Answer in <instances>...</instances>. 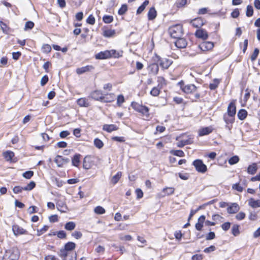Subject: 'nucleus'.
I'll return each mask as SVG.
<instances>
[{"instance_id":"obj_1","label":"nucleus","mask_w":260,"mask_h":260,"mask_svg":"<svg viewBox=\"0 0 260 260\" xmlns=\"http://www.w3.org/2000/svg\"><path fill=\"white\" fill-rule=\"evenodd\" d=\"M19 257V250L16 247H12L6 250L3 260H18Z\"/></svg>"},{"instance_id":"obj_2","label":"nucleus","mask_w":260,"mask_h":260,"mask_svg":"<svg viewBox=\"0 0 260 260\" xmlns=\"http://www.w3.org/2000/svg\"><path fill=\"white\" fill-rule=\"evenodd\" d=\"M236 112V106L234 103L231 102L228 107V114H224L223 118L226 123L233 122V117L235 116Z\"/></svg>"},{"instance_id":"obj_3","label":"nucleus","mask_w":260,"mask_h":260,"mask_svg":"<svg viewBox=\"0 0 260 260\" xmlns=\"http://www.w3.org/2000/svg\"><path fill=\"white\" fill-rule=\"evenodd\" d=\"M169 32L172 38H180L183 35L182 27L179 24L173 25L169 28Z\"/></svg>"},{"instance_id":"obj_4","label":"nucleus","mask_w":260,"mask_h":260,"mask_svg":"<svg viewBox=\"0 0 260 260\" xmlns=\"http://www.w3.org/2000/svg\"><path fill=\"white\" fill-rule=\"evenodd\" d=\"M133 108L136 111L141 113L143 115L146 117H149V108L145 106H143L137 103H133L132 104Z\"/></svg>"},{"instance_id":"obj_5","label":"nucleus","mask_w":260,"mask_h":260,"mask_svg":"<svg viewBox=\"0 0 260 260\" xmlns=\"http://www.w3.org/2000/svg\"><path fill=\"white\" fill-rule=\"evenodd\" d=\"M182 90L185 93H191L194 92L197 90V87L193 84L184 85L183 82L181 81L178 83Z\"/></svg>"},{"instance_id":"obj_6","label":"nucleus","mask_w":260,"mask_h":260,"mask_svg":"<svg viewBox=\"0 0 260 260\" xmlns=\"http://www.w3.org/2000/svg\"><path fill=\"white\" fill-rule=\"evenodd\" d=\"M193 165L195 167L196 170L200 173H204L207 170V166L201 159L195 160L193 162Z\"/></svg>"},{"instance_id":"obj_7","label":"nucleus","mask_w":260,"mask_h":260,"mask_svg":"<svg viewBox=\"0 0 260 260\" xmlns=\"http://www.w3.org/2000/svg\"><path fill=\"white\" fill-rule=\"evenodd\" d=\"M157 62L160 66L164 69H167L172 63V61L167 58H161L158 56H156Z\"/></svg>"},{"instance_id":"obj_8","label":"nucleus","mask_w":260,"mask_h":260,"mask_svg":"<svg viewBox=\"0 0 260 260\" xmlns=\"http://www.w3.org/2000/svg\"><path fill=\"white\" fill-rule=\"evenodd\" d=\"M12 231L14 235L16 236L20 235L27 234V231L18 224H14L12 226Z\"/></svg>"},{"instance_id":"obj_9","label":"nucleus","mask_w":260,"mask_h":260,"mask_svg":"<svg viewBox=\"0 0 260 260\" xmlns=\"http://www.w3.org/2000/svg\"><path fill=\"white\" fill-rule=\"evenodd\" d=\"M240 209L239 205L236 203H230L227 208V212L229 214H235L238 212Z\"/></svg>"},{"instance_id":"obj_10","label":"nucleus","mask_w":260,"mask_h":260,"mask_svg":"<svg viewBox=\"0 0 260 260\" xmlns=\"http://www.w3.org/2000/svg\"><path fill=\"white\" fill-rule=\"evenodd\" d=\"M54 161L58 167H61L64 165L68 163L70 161V159L68 158H64L61 156L57 155L55 158Z\"/></svg>"},{"instance_id":"obj_11","label":"nucleus","mask_w":260,"mask_h":260,"mask_svg":"<svg viewBox=\"0 0 260 260\" xmlns=\"http://www.w3.org/2000/svg\"><path fill=\"white\" fill-rule=\"evenodd\" d=\"M214 44L212 42H204L199 45V48L203 51H209L212 49Z\"/></svg>"},{"instance_id":"obj_12","label":"nucleus","mask_w":260,"mask_h":260,"mask_svg":"<svg viewBox=\"0 0 260 260\" xmlns=\"http://www.w3.org/2000/svg\"><path fill=\"white\" fill-rule=\"evenodd\" d=\"M158 63L157 62V63H151L148 66L147 69L149 74L156 75L158 73L159 71Z\"/></svg>"},{"instance_id":"obj_13","label":"nucleus","mask_w":260,"mask_h":260,"mask_svg":"<svg viewBox=\"0 0 260 260\" xmlns=\"http://www.w3.org/2000/svg\"><path fill=\"white\" fill-rule=\"evenodd\" d=\"M104 94L101 90H95L90 94V97L96 100L102 102Z\"/></svg>"},{"instance_id":"obj_14","label":"nucleus","mask_w":260,"mask_h":260,"mask_svg":"<svg viewBox=\"0 0 260 260\" xmlns=\"http://www.w3.org/2000/svg\"><path fill=\"white\" fill-rule=\"evenodd\" d=\"M110 58V52L109 50L101 51L95 55V58L97 59H104Z\"/></svg>"},{"instance_id":"obj_15","label":"nucleus","mask_w":260,"mask_h":260,"mask_svg":"<svg viewBox=\"0 0 260 260\" xmlns=\"http://www.w3.org/2000/svg\"><path fill=\"white\" fill-rule=\"evenodd\" d=\"M195 35L197 38L203 40H206L208 37L207 31L203 29H198L196 32Z\"/></svg>"},{"instance_id":"obj_16","label":"nucleus","mask_w":260,"mask_h":260,"mask_svg":"<svg viewBox=\"0 0 260 260\" xmlns=\"http://www.w3.org/2000/svg\"><path fill=\"white\" fill-rule=\"evenodd\" d=\"M205 220V216L204 215H202L198 218V222H197L195 225V228L197 230L199 231H202Z\"/></svg>"},{"instance_id":"obj_17","label":"nucleus","mask_w":260,"mask_h":260,"mask_svg":"<svg viewBox=\"0 0 260 260\" xmlns=\"http://www.w3.org/2000/svg\"><path fill=\"white\" fill-rule=\"evenodd\" d=\"M175 45L177 48H184L187 45L186 40L181 37L177 38V40L175 42Z\"/></svg>"},{"instance_id":"obj_18","label":"nucleus","mask_w":260,"mask_h":260,"mask_svg":"<svg viewBox=\"0 0 260 260\" xmlns=\"http://www.w3.org/2000/svg\"><path fill=\"white\" fill-rule=\"evenodd\" d=\"M190 24L196 28L200 27L204 24V21L201 18H197L190 21Z\"/></svg>"},{"instance_id":"obj_19","label":"nucleus","mask_w":260,"mask_h":260,"mask_svg":"<svg viewBox=\"0 0 260 260\" xmlns=\"http://www.w3.org/2000/svg\"><path fill=\"white\" fill-rule=\"evenodd\" d=\"M248 204L252 208L260 207V200H255L253 198H250L248 201Z\"/></svg>"},{"instance_id":"obj_20","label":"nucleus","mask_w":260,"mask_h":260,"mask_svg":"<svg viewBox=\"0 0 260 260\" xmlns=\"http://www.w3.org/2000/svg\"><path fill=\"white\" fill-rule=\"evenodd\" d=\"M102 102L105 103H110L114 101L115 95L113 93H108L104 94Z\"/></svg>"},{"instance_id":"obj_21","label":"nucleus","mask_w":260,"mask_h":260,"mask_svg":"<svg viewBox=\"0 0 260 260\" xmlns=\"http://www.w3.org/2000/svg\"><path fill=\"white\" fill-rule=\"evenodd\" d=\"M93 69L92 66H87L77 69L76 72L78 74L81 75L87 71H91Z\"/></svg>"},{"instance_id":"obj_22","label":"nucleus","mask_w":260,"mask_h":260,"mask_svg":"<svg viewBox=\"0 0 260 260\" xmlns=\"http://www.w3.org/2000/svg\"><path fill=\"white\" fill-rule=\"evenodd\" d=\"M258 168L256 163H253L247 168V173L249 174L254 175L257 171Z\"/></svg>"},{"instance_id":"obj_23","label":"nucleus","mask_w":260,"mask_h":260,"mask_svg":"<svg viewBox=\"0 0 260 260\" xmlns=\"http://www.w3.org/2000/svg\"><path fill=\"white\" fill-rule=\"evenodd\" d=\"M212 128L211 127H206L202 128L199 131V134L200 136L207 135L209 134L212 132Z\"/></svg>"},{"instance_id":"obj_24","label":"nucleus","mask_w":260,"mask_h":260,"mask_svg":"<svg viewBox=\"0 0 260 260\" xmlns=\"http://www.w3.org/2000/svg\"><path fill=\"white\" fill-rule=\"evenodd\" d=\"M77 103L80 107H88L89 106L88 100L84 98L79 99Z\"/></svg>"},{"instance_id":"obj_25","label":"nucleus","mask_w":260,"mask_h":260,"mask_svg":"<svg viewBox=\"0 0 260 260\" xmlns=\"http://www.w3.org/2000/svg\"><path fill=\"white\" fill-rule=\"evenodd\" d=\"M3 155L7 161H11L14 156V153L11 151H7L3 152Z\"/></svg>"},{"instance_id":"obj_26","label":"nucleus","mask_w":260,"mask_h":260,"mask_svg":"<svg viewBox=\"0 0 260 260\" xmlns=\"http://www.w3.org/2000/svg\"><path fill=\"white\" fill-rule=\"evenodd\" d=\"M117 129V126L114 124H105L103 126V130L109 133H111Z\"/></svg>"},{"instance_id":"obj_27","label":"nucleus","mask_w":260,"mask_h":260,"mask_svg":"<svg viewBox=\"0 0 260 260\" xmlns=\"http://www.w3.org/2000/svg\"><path fill=\"white\" fill-rule=\"evenodd\" d=\"M115 30L114 29H108L103 31V35L105 37H112L115 35Z\"/></svg>"},{"instance_id":"obj_28","label":"nucleus","mask_w":260,"mask_h":260,"mask_svg":"<svg viewBox=\"0 0 260 260\" xmlns=\"http://www.w3.org/2000/svg\"><path fill=\"white\" fill-rule=\"evenodd\" d=\"M156 16V11L154 8H151L148 13L149 20H153Z\"/></svg>"},{"instance_id":"obj_29","label":"nucleus","mask_w":260,"mask_h":260,"mask_svg":"<svg viewBox=\"0 0 260 260\" xmlns=\"http://www.w3.org/2000/svg\"><path fill=\"white\" fill-rule=\"evenodd\" d=\"M81 155L80 154H76L72 158V165L75 167H78L80 163Z\"/></svg>"},{"instance_id":"obj_30","label":"nucleus","mask_w":260,"mask_h":260,"mask_svg":"<svg viewBox=\"0 0 260 260\" xmlns=\"http://www.w3.org/2000/svg\"><path fill=\"white\" fill-rule=\"evenodd\" d=\"M122 175V173L121 172H118L117 173V174L113 176V177L111 179V182L113 184H115L118 182L120 178H121Z\"/></svg>"},{"instance_id":"obj_31","label":"nucleus","mask_w":260,"mask_h":260,"mask_svg":"<svg viewBox=\"0 0 260 260\" xmlns=\"http://www.w3.org/2000/svg\"><path fill=\"white\" fill-rule=\"evenodd\" d=\"M247 112L244 109H241L238 113V117L240 120L244 119L247 116Z\"/></svg>"},{"instance_id":"obj_32","label":"nucleus","mask_w":260,"mask_h":260,"mask_svg":"<svg viewBox=\"0 0 260 260\" xmlns=\"http://www.w3.org/2000/svg\"><path fill=\"white\" fill-rule=\"evenodd\" d=\"M76 247L75 243L72 242H69L64 245V249L68 251H71L73 250Z\"/></svg>"},{"instance_id":"obj_33","label":"nucleus","mask_w":260,"mask_h":260,"mask_svg":"<svg viewBox=\"0 0 260 260\" xmlns=\"http://www.w3.org/2000/svg\"><path fill=\"white\" fill-rule=\"evenodd\" d=\"M76 226L75 223L73 221L67 222L64 226L65 229L68 231L73 230Z\"/></svg>"},{"instance_id":"obj_34","label":"nucleus","mask_w":260,"mask_h":260,"mask_svg":"<svg viewBox=\"0 0 260 260\" xmlns=\"http://www.w3.org/2000/svg\"><path fill=\"white\" fill-rule=\"evenodd\" d=\"M174 190L173 187H166L163 189L162 192L165 193L164 196H169L173 194Z\"/></svg>"},{"instance_id":"obj_35","label":"nucleus","mask_w":260,"mask_h":260,"mask_svg":"<svg viewBox=\"0 0 260 260\" xmlns=\"http://www.w3.org/2000/svg\"><path fill=\"white\" fill-rule=\"evenodd\" d=\"M109 52H110V57H115V58H118L120 56H122V52H117L116 50H109Z\"/></svg>"},{"instance_id":"obj_36","label":"nucleus","mask_w":260,"mask_h":260,"mask_svg":"<svg viewBox=\"0 0 260 260\" xmlns=\"http://www.w3.org/2000/svg\"><path fill=\"white\" fill-rule=\"evenodd\" d=\"M170 153L176 156H178L179 157H183L184 156V153L180 150H171L170 151Z\"/></svg>"},{"instance_id":"obj_37","label":"nucleus","mask_w":260,"mask_h":260,"mask_svg":"<svg viewBox=\"0 0 260 260\" xmlns=\"http://www.w3.org/2000/svg\"><path fill=\"white\" fill-rule=\"evenodd\" d=\"M36 186V183L34 181H31L26 186L24 187V190L29 191L32 190Z\"/></svg>"},{"instance_id":"obj_38","label":"nucleus","mask_w":260,"mask_h":260,"mask_svg":"<svg viewBox=\"0 0 260 260\" xmlns=\"http://www.w3.org/2000/svg\"><path fill=\"white\" fill-rule=\"evenodd\" d=\"M94 144L99 149L102 148L104 145L103 142L100 139H99L98 138H96L94 140Z\"/></svg>"},{"instance_id":"obj_39","label":"nucleus","mask_w":260,"mask_h":260,"mask_svg":"<svg viewBox=\"0 0 260 260\" xmlns=\"http://www.w3.org/2000/svg\"><path fill=\"white\" fill-rule=\"evenodd\" d=\"M160 93V89L158 87H154L152 90L150 91V94L152 96H157Z\"/></svg>"},{"instance_id":"obj_40","label":"nucleus","mask_w":260,"mask_h":260,"mask_svg":"<svg viewBox=\"0 0 260 260\" xmlns=\"http://www.w3.org/2000/svg\"><path fill=\"white\" fill-rule=\"evenodd\" d=\"M239 161V158L238 156L235 155L233 157H232L229 160V163L231 165H234L237 164Z\"/></svg>"},{"instance_id":"obj_41","label":"nucleus","mask_w":260,"mask_h":260,"mask_svg":"<svg viewBox=\"0 0 260 260\" xmlns=\"http://www.w3.org/2000/svg\"><path fill=\"white\" fill-rule=\"evenodd\" d=\"M253 9L251 6L248 5L247 7L246 15L247 17H251L253 15Z\"/></svg>"},{"instance_id":"obj_42","label":"nucleus","mask_w":260,"mask_h":260,"mask_svg":"<svg viewBox=\"0 0 260 260\" xmlns=\"http://www.w3.org/2000/svg\"><path fill=\"white\" fill-rule=\"evenodd\" d=\"M219 83V81L218 79H214L213 83H210L209 85V88L211 90L215 89L218 84Z\"/></svg>"},{"instance_id":"obj_43","label":"nucleus","mask_w":260,"mask_h":260,"mask_svg":"<svg viewBox=\"0 0 260 260\" xmlns=\"http://www.w3.org/2000/svg\"><path fill=\"white\" fill-rule=\"evenodd\" d=\"M94 211L98 214H102L105 213V210L101 206H97L94 208Z\"/></svg>"},{"instance_id":"obj_44","label":"nucleus","mask_w":260,"mask_h":260,"mask_svg":"<svg viewBox=\"0 0 260 260\" xmlns=\"http://www.w3.org/2000/svg\"><path fill=\"white\" fill-rule=\"evenodd\" d=\"M103 20L106 23H110L113 20V17L110 15H105L103 17Z\"/></svg>"},{"instance_id":"obj_45","label":"nucleus","mask_w":260,"mask_h":260,"mask_svg":"<svg viewBox=\"0 0 260 260\" xmlns=\"http://www.w3.org/2000/svg\"><path fill=\"white\" fill-rule=\"evenodd\" d=\"M232 233L235 236H236L239 234V225L237 224H234L232 229Z\"/></svg>"},{"instance_id":"obj_46","label":"nucleus","mask_w":260,"mask_h":260,"mask_svg":"<svg viewBox=\"0 0 260 260\" xmlns=\"http://www.w3.org/2000/svg\"><path fill=\"white\" fill-rule=\"evenodd\" d=\"M124 102V98L123 95L120 94L117 98V104L118 106H121L122 104Z\"/></svg>"},{"instance_id":"obj_47","label":"nucleus","mask_w":260,"mask_h":260,"mask_svg":"<svg viewBox=\"0 0 260 260\" xmlns=\"http://www.w3.org/2000/svg\"><path fill=\"white\" fill-rule=\"evenodd\" d=\"M42 50L44 53H47L51 51V47L48 44H44L42 47Z\"/></svg>"},{"instance_id":"obj_48","label":"nucleus","mask_w":260,"mask_h":260,"mask_svg":"<svg viewBox=\"0 0 260 260\" xmlns=\"http://www.w3.org/2000/svg\"><path fill=\"white\" fill-rule=\"evenodd\" d=\"M34 175V172L31 171H28L23 173L22 176L26 179H30Z\"/></svg>"},{"instance_id":"obj_49","label":"nucleus","mask_w":260,"mask_h":260,"mask_svg":"<svg viewBox=\"0 0 260 260\" xmlns=\"http://www.w3.org/2000/svg\"><path fill=\"white\" fill-rule=\"evenodd\" d=\"M127 10V7L126 5H123L118 10V14L119 15H123Z\"/></svg>"},{"instance_id":"obj_50","label":"nucleus","mask_w":260,"mask_h":260,"mask_svg":"<svg viewBox=\"0 0 260 260\" xmlns=\"http://www.w3.org/2000/svg\"><path fill=\"white\" fill-rule=\"evenodd\" d=\"M87 23L93 25L95 23V18L92 15H90L86 20Z\"/></svg>"},{"instance_id":"obj_51","label":"nucleus","mask_w":260,"mask_h":260,"mask_svg":"<svg viewBox=\"0 0 260 260\" xmlns=\"http://www.w3.org/2000/svg\"><path fill=\"white\" fill-rule=\"evenodd\" d=\"M259 53V50L257 48H255L250 58L252 61L255 60L258 56Z\"/></svg>"},{"instance_id":"obj_52","label":"nucleus","mask_w":260,"mask_h":260,"mask_svg":"<svg viewBox=\"0 0 260 260\" xmlns=\"http://www.w3.org/2000/svg\"><path fill=\"white\" fill-rule=\"evenodd\" d=\"M59 255L61 257L65 258V257H67L68 255V250H67L64 248L60 249L59 253Z\"/></svg>"},{"instance_id":"obj_53","label":"nucleus","mask_w":260,"mask_h":260,"mask_svg":"<svg viewBox=\"0 0 260 260\" xmlns=\"http://www.w3.org/2000/svg\"><path fill=\"white\" fill-rule=\"evenodd\" d=\"M34 23L32 21H27L26 22L25 24V28L24 29H30L34 27Z\"/></svg>"},{"instance_id":"obj_54","label":"nucleus","mask_w":260,"mask_h":260,"mask_svg":"<svg viewBox=\"0 0 260 260\" xmlns=\"http://www.w3.org/2000/svg\"><path fill=\"white\" fill-rule=\"evenodd\" d=\"M23 190H24V187L17 186L14 187L13 191L15 193H19L21 192Z\"/></svg>"},{"instance_id":"obj_55","label":"nucleus","mask_w":260,"mask_h":260,"mask_svg":"<svg viewBox=\"0 0 260 260\" xmlns=\"http://www.w3.org/2000/svg\"><path fill=\"white\" fill-rule=\"evenodd\" d=\"M245 217V214L243 212H240L236 215V218L237 220H241Z\"/></svg>"},{"instance_id":"obj_56","label":"nucleus","mask_w":260,"mask_h":260,"mask_svg":"<svg viewBox=\"0 0 260 260\" xmlns=\"http://www.w3.org/2000/svg\"><path fill=\"white\" fill-rule=\"evenodd\" d=\"M230 226L231 223L229 222H225L221 225L222 229L225 231H228L230 228Z\"/></svg>"},{"instance_id":"obj_57","label":"nucleus","mask_w":260,"mask_h":260,"mask_svg":"<svg viewBox=\"0 0 260 260\" xmlns=\"http://www.w3.org/2000/svg\"><path fill=\"white\" fill-rule=\"evenodd\" d=\"M48 81V77L47 75H44L41 80V85L44 86Z\"/></svg>"},{"instance_id":"obj_58","label":"nucleus","mask_w":260,"mask_h":260,"mask_svg":"<svg viewBox=\"0 0 260 260\" xmlns=\"http://www.w3.org/2000/svg\"><path fill=\"white\" fill-rule=\"evenodd\" d=\"M215 237V234L214 232H210L207 236L206 239L207 240H210L214 239Z\"/></svg>"},{"instance_id":"obj_59","label":"nucleus","mask_w":260,"mask_h":260,"mask_svg":"<svg viewBox=\"0 0 260 260\" xmlns=\"http://www.w3.org/2000/svg\"><path fill=\"white\" fill-rule=\"evenodd\" d=\"M233 188L239 192H242L243 191V187L239 184H234L233 185Z\"/></svg>"},{"instance_id":"obj_60","label":"nucleus","mask_w":260,"mask_h":260,"mask_svg":"<svg viewBox=\"0 0 260 260\" xmlns=\"http://www.w3.org/2000/svg\"><path fill=\"white\" fill-rule=\"evenodd\" d=\"M0 26L3 32L7 33L8 31V27L7 25L3 21H0Z\"/></svg>"},{"instance_id":"obj_61","label":"nucleus","mask_w":260,"mask_h":260,"mask_svg":"<svg viewBox=\"0 0 260 260\" xmlns=\"http://www.w3.org/2000/svg\"><path fill=\"white\" fill-rule=\"evenodd\" d=\"M136 193L137 194V197L138 199H141L143 197V192L142 191V190L140 189H137L136 190Z\"/></svg>"},{"instance_id":"obj_62","label":"nucleus","mask_w":260,"mask_h":260,"mask_svg":"<svg viewBox=\"0 0 260 260\" xmlns=\"http://www.w3.org/2000/svg\"><path fill=\"white\" fill-rule=\"evenodd\" d=\"M72 236H74L76 239H78L81 238L82 234L80 232L75 231L72 234Z\"/></svg>"},{"instance_id":"obj_63","label":"nucleus","mask_w":260,"mask_h":260,"mask_svg":"<svg viewBox=\"0 0 260 260\" xmlns=\"http://www.w3.org/2000/svg\"><path fill=\"white\" fill-rule=\"evenodd\" d=\"M203 257L202 255L201 254H195L193 255L192 257V260H202Z\"/></svg>"},{"instance_id":"obj_64","label":"nucleus","mask_w":260,"mask_h":260,"mask_svg":"<svg viewBox=\"0 0 260 260\" xmlns=\"http://www.w3.org/2000/svg\"><path fill=\"white\" fill-rule=\"evenodd\" d=\"M45 260H59L55 256L49 255L45 257Z\"/></svg>"}]
</instances>
